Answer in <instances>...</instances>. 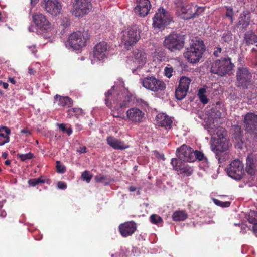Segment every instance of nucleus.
Segmentation results:
<instances>
[{"instance_id":"obj_21","label":"nucleus","mask_w":257,"mask_h":257,"mask_svg":"<svg viewBox=\"0 0 257 257\" xmlns=\"http://www.w3.org/2000/svg\"><path fill=\"white\" fill-rule=\"evenodd\" d=\"M145 113L140 109L133 107L126 111L127 118L135 123H140L144 117Z\"/></svg>"},{"instance_id":"obj_64","label":"nucleus","mask_w":257,"mask_h":257,"mask_svg":"<svg viewBox=\"0 0 257 257\" xmlns=\"http://www.w3.org/2000/svg\"><path fill=\"white\" fill-rule=\"evenodd\" d=\"M38 0H31V3L33 5H35L36 3H37Z\"/></svg>"},{"instance_id":"obj_23","label":"nucleus","mask_w":257,"mask_h":257,"mask_svg":"<svg viewBox=\"0 0 257 257\" xmlns=\"http://www.w3.org/2000/svg\"><path fill=\"white\" fill-rule=\"evenodd\" d=\"M159 125L166 128H170L172 121L170 117L164 113H159L157 115Z\"/></svg>"},{"instance_id":"obj_38","label":"nucleus","mask_w":257,"mask_h":257,"mask_svg":"<svg viewBox=\"0 0 257 257\" xmlns=\"http://www.w3.org/2000/svg\"><path fill=\"white\" fill-rule=\"evenodd\" d=\"M248 222L252 224L257 223V212L250 211L247 216Z\"/></svg>"},{"instance_id":"obj_6","label":"nucleus","mask_w":257,"mask_h":257,"mask_svg":"<svg viewBox=\"0 0 257 257\" xmlns=\"http://www.w3.org/2000/svg\"><path fill=\"white\" fill-rule=\"evenodd\" d=\"M140 33L141 31L136 27L122 32V42L127 50H130L139 41L141 38Z\"/></svg>"},{"instance_id":"obj_7","label":"nucleus","mask_w":257,"mask_h":257,"mask_svg":"<svg viewBox=\"0 0 257 257\" xmlns=\"http://www.w3.org/2000/svg\"><path fill=\"white\" fill-rule=\"evenodd\" d=\"M92 8L91 0H75L72 14L76 17H83L87 15Z\"/></svg>"},{"instance_id":"obj_63","label":"nucleus","mask_w":257,"mask_h":257,"mask_svg":"<svg viewBox=\"0 0 257 257\" xmlns=\"http://www.w3.org/2000/svg\"><path fill=\"white\" fill-rule=\"evenodd\" d=\"M8 153H6V152H4L2 154V157L4 158V159H6L8 157Z\"/></svg>"},{"instance_id":"obj_49","label":"nucleus","mask_w":257,"mask_h":257,"mask_svg":"<svg viewBox=\"0 0 257 257\" xmlns=\"http://www.w3.org/2000/svg\"><path fill=\"white\" fill-rule=\"evenodd\" d=\"M130 102V97H125L124 100L119 104L120 108L122 109L128 107L129 106Z\"/></svg>"},{"instance_id":"obj_19","label":"nucleus","mask_w":257,"mask_h":257,"mask_svg":"<svg viewBox=\"0 0 257 257\" xmlns=\"http://www.w3.org/2000/svg\"><path fill=\"white\" fill-rule=\"evenodd\" d=\"M137 4L134 8L135 13L140 17L146 16L151 9L149 0H137Z\"/></svg>"},{"instance_id":"obj_14","label":"nucleus","mask_w":257,"mask_h":257,"mask_svg":"<svg viewBox=\"0 0 257 257\" xmlns=\"http://www.w3.org/2000/svg\"><path fill=\"white\" fill-rule=\"evenodd\" d=\"M33 20L37 28L43 32H47L51 29L52 25L44 15L39 13L33 15Z\"/></svg>"},{"instance_id":"obj_3","label":"nucleus","mask_w":257,"mask_h":257,"mask_svg":"<svg viewBox=\"0 0 257 257\" xmlns=\"http://www.w3.org/2000/svg\"><path fill=\"white\" fill-rule=\"evenodd\" d=\"M235 85L237 88L248 89L255 86L252 74L247 67H238L236 72Z\"/></svg>"},{"instance_id":"obj_54","label":"nucleus","mask_w":257,"mask_h":257,"mask_svg":"<svg viewBox=\"0 0 257 257\" xmlns=\"http://www.w3.org/2000/svg\"><path fill=\"white\" fill-rule=\"evenodd\" d=\"M9 141V137H7L6 138H0V146L4 145L5 143H8Z\"/></svg>"},{"instance_id":"obj_18","label":"nucleus","mask_w":257,"mask_h":257,"mask_svg":"<svg viewBox=\"0 0 257 257\" xmlns=\"http://www.w3.org/2000/svg\"><path fill=\"white\" fill-rule=\"evenodd\" d=\"M250 12L247 10H244L239 15L236 27L241 31H245L250 25Z\"/></svg>"},{"instance_id":"obj_37","label":"nucleus","mask_w":257,"mask_h":257,"mask_svg":"<svg viewBox=\"0 0 257 257\" xmlns=\"http://www.w3.org/2000/svg\"><path fill=\"white\" fill-rule=\"evenodd\" d=\"M95 179L97 182L102 183L105 185L109 184L111 182L110 178L105 175L96 176Z\"/></svg>"},{"instance_id":"obj_20","label":"nucleus","mask_w":257,"mask_h":257,"mask_svg":"<svg viewBox=\"0 0 257 257\" xmlns=\"http://www.w3.org/2000/svg\"><path fill=\"white\" fill-rule=\"evenodd\" d=\"M120 234L124 237L131 236L137 230V224L133 221H127L122 223L119 226Z\"/></svg>"},{"instance_id":"obj_53","label":"nucleus","mask_w":257,"mask_h":257,"mask_svg":"<svg viewBox=\"0 0 257 257\" xmlns=\"http://www.w3.org/2000/svg\"><path fill=\"white\" fill-rule=\"evenodd\" d=\"M21 133L23 134H25L26 137H28L31 135V132L27 128L22 129L21 131Z\"/></svg>"},{"instance_id":"obj_12","label":"nucleus","mask_w":257,"mask_h":257,"mask_svg":"<svg viewBox=\"0 0 257 257\" xmlns=\"http://www.w3.org/2000/svg\"><path fill=\"white\" fill-rule=\"evenodd\" d=\"M142 85L146 88L154 92L164 90L166 88V84L163 81L153 76L144 78Z\"/></svg>"},{"instance_id":"obj_35","label":"nucleus","mask_w":257,"mask_h":257,"mask_svg":"<svg viewBox=\"0 0 257 257\" xmlns=\"http://www.w3.org/2000/svg\"><path fill=\"white\" fill-rule=\"evenodd\" d=\"M188 91L179 87H177L175 91V97L177 99L181 100L186 96Z\"/></svg>"},{"instance_id":"obj_8","label":"nucleus","mask_w":257,"mask_h":257,"mask_svg":"<svg viewBox=\"0 0 257 257\" xmlns=\"http://www.w3.org/2000/svg\"><path fill=\"white\" fill-rule=\"evenodd\" d=\"M88 38L84 32L77 31L69 36L67 42L74 50H79L86 45Z\"/></svg>"},{"instance_id":"obj_44","label":"nucleus","mask_w":257,"mask_h":257,"mask_svg":"<svg viewBox=\"0 0 257 257\" xmlns=\"http://www.w3.org/2000/svg\"><path fill=\"white\" fill-rule=\"evenodd\" d=\"M3 131L5 132L6 135L2 133H0V138H6L7 137H9V135H10L11 133L10 128L6 126H2L0 127V132H3Z\"/></svg>"},{"instance_id":"obj_39","label":"nucleus","mask_w":257,"mask_h":257,"mask_svg":"<svg viewBox=\"0 0 257 257\" xmlns=\"http://www.w3.org/2000/svg\"><path fill=\"white\" fill-rule=\"evenodd\" d=\"M150 220L152 224L156 225H159L163 222L162 218L157 214L151 215L150 217Z\"/></svg>"},{"instance_id":"obj_40","label":"nucleus","mask_w":257,"mask_h":257,"mask_svg":"<svg viewBox=\"0 0 257 257\" xmlns=\"http://www.w3.org/2000/svg\"><path fill=\"white\" fill-rule=\"evenodd\" d=\"M226 13L225 16L226 17L229 18L230 20V23L232 24L234 21L233 19V15H234V11L232 8L229 6H226Z\"/></svg>"},{"instance_id":"obj_17","label":"nucleus","mask_w":257,"mask_h":257,"mask_svg":"<svg viewBox=\"0 0 257 257\" xmlns=\"http://www.w3.org/2000/svg\"><path fill=\"white\" fill-rule=\"evenodd\" d=\"M171 164L174 170L180 172V174L185 176H190L193 172V169L192 167L189 166L178 159L173 158L171 161Z\"/></svg>"},{"instance_id":"obj_51","label":"nucleus","mask_w":257,"mask_h":257,"mask_svg":"<svg viewBox=\"0 0 257 257\" xmlns=\"http://www.w3.org/2000/svg\"><path fill=\"white\" fill-rule=\"evenodd\" d=\"M222 49L220 47H216L214 48V51L213 52V55L215 57H219L221 56L222 53Z\"/></svg>"},{"instance_id":"obj_9","label":"nucleus","mask_w":257,"mask_h":257,"mask_svg":"<svg viewBox=\"0 0 257 257\" xmlns=\"http://www.w3.org/2000/svg\"><path fill=\"white\" fill-rule=\"evenodd\" d=\"M153 20V27L161 29L169 24L171 18L168 12L164 8H160L155 14Z\"/></svg>"},{"instance_id":"obj_52","label":"nucleus","mask_w":257,"mask_h":257,"mask_svg":"<svg viewBox=\"0 0 257 257\" xmlns=\"http://www.w3.org/2000/svg\"><path fill=\"white\" fill-rule=\"evenodd\" d=\"M57 187L61 189H65L67 188L66 184L62 181H59L57 183Z\"/></svg>"},{"instance_id":"obj_2","label":"nucleus","mask_w":257,"mask_h":257,"mask_svg":"<svg viewBox=\"0 0 257 257\" xmlns=\"http://www.w3.org/2000/svg\"><path fill=\"white\" fill-rule=\"evenodd\" d=\"M205 10L203 7L181 1L176 3V13L181 18L189 20L200 15Z\"/></svg>"},{"instance_id":"obj_43","label":"nucleus","mask_w":257,"mask_h":257,"mask_svg":"<svg viewBox=\"0 0 257 257\" xmlns=\"http://www.w3.org/2000/svg\"><path fill=\"white\" fill-rule=\"evenodd\" d=\"M213 202L216 205L222 207H228L231 204V203L229 201L223 202L217 199H214Z\"/></svg>"},{"instance_id":"obj_32","label":"nucleus","mask_w":257,"mask_h":257,"mask_svg":"<svg viewBox=\"0 0 257 257\" xmlns=\"http://www.w3.org/2000/svg\"><path fill=\"white\" fill-rule=\"evenodd\" d=\"M191 79L185 76L180 78L178 87L188 91L191 83Z\"/></svg>"},{"instance_id":"obj_47","label":"nucleus","mask_w":257,"mask_h":257,"mask_svg":"<svg viewBox=\"0 0 257 257\" xmlns=\"http://www.w3.org/2000/svg\"><path fill=\"white\" fill-rule=\"evenodd\" d=\"M56 169L57 171L59 173H64L66 171L65 167L61 165L59 161L56 162Z\"/></svg>"},{"instance_id":"obj_59","label":"nucleus","mask_w":257,"mask_h":257,"mask_svg":"<svg viewBox=\"0 0 257 257\" xmlns=\"http://www.w3.org/2000/svg\"><path fill=\"white\" fill-rule=\"evenodd\" d=\"M9 81L13 84H15L16 83V81L14 78L9 77Z\"/></svg>"},{"instance_id":"obj_42","label":"nucleus","mask_w":257,"mask_h":257,"mask_svg":"<svg viewBox=\"0 0 257 257\" xmlns=\"http://www.w3.org/2000/svg\"><path fill=\"white\" fill-rule=\"evenodd\" d=\"M18 157L22 161H26L27 160H30L32 159L34 157V155L31 152L26 154H18Z\"/></svg>"},{"instance_id":"obj_27","label":"nucleus","mask_w":257,"mask_h":257,"mask_svg":"<svg viewBox=\"0 0 257 257\" xmlns=\"http://www.w3.org/2000/svg\"><path fill=\"white\" fill-rule=\"evenodd\" d=\"M244 40L246 45H253L257 43V34L255 32L251 31L247 32L244 34Z\"/></svg>"},{"instance_id":"obj_1","label":"nucleus","mask_w":257,"mask_h":257,"mask_svg":"<svg viewBox=\"0 0 257 257\" xmlns=\"http://www.w3.org/2000/svg\"><path fill=\"white\" fill-rule=\"evenodd\" d=\"M205 51V46L202 40H192L189 47L186 48L184 57L191 64L199 62Z\"/></svg>"},{"instance_id":"obj_56","label":"nucleus","mask_w":257,"mask_h":257,"mask_svg":"<svg viewBox=\"0 0 257 257\" xmlns=\"http://www.w3.org/2000/svg\"><path fill=\"white\" fill-rule=\"evenodd\" d=\"M7 215V213L5 210L0 209V216L4 218Z\"/></svg>"},{"instance_id":"obj_61","label":"nucleus","mask_w":257,"mask_h":257,"mask_svg":"<svg viewBox=\"0 0 257 257\" xmlns=\"http://www.w3.org/2000/svg\"><path fill=\"white\" fill-rule=\"evenodd\" d=\"M137 188L135 186H130L128 188V190L131 192H134L136 190Z\"/></svg>"},{"instance_id":"obj_48","label":"nucleus","mask_w":257,"mask_h":257,"mask_svg":"<svg viewBox=\"0 0 257 257\" xmlns=\"http://www.w3.org/2000/svg\"><path fill=\"white\" fill-rule=\"evenodd\" d=\"M81 176L87 183H89L92 178V175H90L89 171L86 170L82 173Z\"/></svg>"},{"instance_id":"obj_29","label":"nucleus","mask_w":257,"mask_h":257,"mask_svg":"<svg viewBox=\"0 0 257 257\" xmlns=\"http://www.w3.org/2000/svg\"><path fill=\"white\" fill-rule=\"evenodd\" d=\"M172 217L174 221H180L185 220L188 215L184 211H176L173 213Z\"/></svg>"},{"instance_id":"obj_30","label":"nucleus","mask_w":257,"mask_h":257,"mask_svg":"<svg viewBox=\"0 0 257 257\" xmlns=\"http://www.w3.org/2000/svg\"><path fill=\"white\" fill-rule=\"evenodd\" d=\"M68 114L70 116H74L76 118H79L80 116H83L84 115L83 110L78 107H75L69 109L67 111Z\"/></svg>"},{"instance_id":"obj_28","label":"nucleus","mask_w":257,"mask_h":257,"mask_svg":"<svg viewBox=\"0 0 257 257\" xmlns=\"http://www.w3.org/2000/svg\"><path fill=\"white\" fill-rule=\"evenodd\" d=\"M254 162L253 159L249 158H247L246 160L245 170L247 173L251 176L255 174V166Z\"/></svg>"},{"instance_id":"obj_41","label":"nucleus","mask_w":257,"mask_h":257,"mask_svg":"<svg viewBox=\"0 0 257 257\" xmlns=\"http://www.w3.org/2000/svg\"><path fill=\"white\" fill-rule=\"evenodd\" d=\"M193 156L195 158L193 159V162H194L196 159H198L199 161L207 160L206 158L204 156V154L202 152L198 150L194 151Z\"/></svg>"},{"instance_id":"obj_58","label":"nucleus","mask_w":257,"mask_h":257,"mask_svg":"<svg viewBox=\"0 0 257 257\" xmlns=\"http://www.w3.org/2000/svg\"><path fill=\"white\" fill-rule=\"evenodd\" d=\"M86 150H87L86 147L85 146H83L82 147H80V150H79V151L81 153H84L87 152Z\"/></svg>"},{"instance_id":"obj_4","label":"nucleus","mask_w":257,"mask_h":257,"mask_svg":"<svg viewBox=\"0 0 257 257\" xmlns=\"http://www.w3.org/2000/svg\"><path fill=\"white\" fill-rule=\"evenodd\" d=\"M234 67L231 59L228 55L218 59L212 63L211 72L220 76L229 73Z\"/></svg>"},{"instance_id":"obj_16","label":"nucleus","mask_w":257,"mask_h":257,"mask_svg":"<svg viewBox=\"0 0 257 257\" xmlns=\"http://www.w3.org/2000/svg\"><path fill=\"white\" fill-rule=\"evenodd\" d=\"M176 153L179 160L181 161L193 162L195 158L193 156L194 150L185 144L178 148Z\"/></svg>"},{"instance_id":"obj_33","label":"nucleus","mask_w":257,"mask_h":257,"mask_svg":"<svg viewBox=\"0 0 257 257\" xmlns=\"http://www.w3.org/2000/svg\"><path fill=\"white\" fill-rule=\"evenodd\" d=\"M206 92V89L204 88H201L199 90L198 93L200 102L204 105L207 104L209 102V99L207 98V96L205 95Z\"/></svg>"},{"instance_id":"obj_26","label":"nucleus","mask_w":257,"mask_h":257,"mask_svg":"<svg viewBox=\"0 0 257 257\" xmlns=\"http://www.w3.org/2000/svg\"><path fill=\"white\" fill-rule=\"evenodd\" d=\"M133 55L136 62L140 65H143L146 62V54L138 49L133 51Z\"/></svg>"},{"instance_id":"obj_25","label":"nucleus","mask_w":257,"mask_h":257,"mask_svg":"<svg viewBox=\"0 0 257 257\" xmlns=\"http://www.w3.org/2000/svg\"><path fill=\"white\" fill-rule=\"evenodd\" d=\"M55 102H57L58 105L62 107H71L73 105V100L67 96H61L58 94L54 97Z\"/></svg>"},{"instance_id":"obj_36","label":"nucleus","mask_w":257,"mask_h":257,"mask_svg":"<svg viewBox=\"0 0 257 257\" xmlns=\"http://www.w3.org/2000/svg\"><path fill=\"white\" fill-rule=\"evenodd\" d=\"M114 89H113V87L111 89L108 90L106 93H105V104L107 106L110 107L111 105V100H112V96L114 95Z\"/></svg>"},{"instance_id":"obj_45","label":"nucleus","mask_w":257,"mask_h":257,"mask_svg":"<svg viewBox=\"0 0 257 257\" xmlns=\"http://www.w3.org/2000/svg\"><path fill=\"white\" fill-rule=\"evenodd\" d=\"M222 39L224 42H230L232 40V34L230 31L225 32L223 34Z\"/></svg>"},{"instance_id":"obj_60","label":"nucleus","mask_w":257,"mask_h":257,"mask_svg":"<svg viewBox=\"0 0 257 257\" xmlns=\"http://www.w3.org/2000/svg\"><path fill=\"white\" fill-rule=\"evenodd\" d=\"M1 83H2V85H3V87H4V88H5V89L8 88L9 85L7 83L1 82L0 84H1Z\"/></svg>"},{"instance_id":"obj_34","label":"nucleus","mask_w":257,"mask_h":257,"mask_svg":"<svg viewBox=\"0 0 257 257\" xmlns=\"http://www.w3.org/2000/svg\"><path fill=\"white\" fill-rule=\"evenodd\" d=\"M45 182V180L42 176L37 178L30 179L28 181L29 185L32 187H35L39 184L44 183Z\"/></svg>"},{"instance_id":"obj_11","label":"nucleus","mask_w":257,"mask_h":257,"mask_svg":"<svg viewBox=\"0 0 257 257\" xmlns=\"http://www.w3.org/2000/svg\"><path fill=\"white\" fill-rule=\"evenodd\" d=\"M243 122L245 130L257 138V114L247 113L244 115Z\"/></svg>"},{"instance_id":"obj_31","label":"nucleus","mask_w":257,"mask_h":257,"mask_svg":"<svg viewBox=\"0 0 257 257\" xmlns=\"http://www.w3.org/2000/svg\"><path fill=\"white\" fill-rule=\"evenodd\" d=\"M224 129L221 127H216L215 129L211 128L209 130L210 134L212 136V138L217 140V138H221L224 136L223 133Z\"/></svg>"},{"instance_id":"obj_5","label":"nucleus","mask_w":257,"mask_h":257,"mask_svg":"<svg viewBox=\"0 0 257 257\" xmlns=\"http://www.w3.org/2000/svg\"><path fill=\"white\" fill-rule=\"evenodd\" d=\"M184 38L179 34H171L165 37L164 47L172 52L180 51L184 46Z\"/></svg>"},{"instance_id":"obj_13","label":"nucleus","mask_w":257,"mask_h":257,"mask_svg":"<svg viewBox=\"0 0 257 257\" xmlns=\"http://www.w3.org/2000/svg\"><path fill=\"white\" fill-rule=\"evenodd\" d=\"M109 49L107 43L105 41L97 43L93 48V58L94 60L96 61L103 60L107 57Z\"/></svg>"},{"instance_id":"obj_57","label":"nucleus","mask_w":257,"mask_h":257,"mask_svg":"<svg viewBox=\"0 0 257 257\" xmlns=\"http://www.w3.org/2000/svg\"><path fill=\"white\" fill-rule=\"evenodd\" d=\"M28 73L30 74V75H35L36 73V70L32 68H29L28 69Z\"/></svg>"},{"instance_id":"obj_55","label":"nucleus","mask_w":257,"mask_h":257,"mask_svg":"<svg viewBox=\"0 0 257 257\" xmlns=\"http://www.w3.org/2000/svg\"><path fill=\"white\" fill-rule=\"evenodd\" d=\"M28 48L30 49V50L31 51L32 53L34 55H36L37 50L36 49V47L34 45L29 46H28Z\"/></svg>"},{"instance_id":"obj_24","label":"nucleus","mask_w":257,"mask_h":257,"mask_svg":"<svg viewBox=\"0 0 257 257\" xmlns=\"http://www.w3.org/2000/svg\"><path fill=\"white\" fill-rule=\"evenodd\" d=\"M228 148L229 143L225 137L222 136L221 138H217L214 147V149L216 151L224 152L227 150Z\"/></svg>"},{"instance_id":"obj_22","label":"nucleus","mask_w":257,"mask_h":257,"mask_svg":"<svg viewBox=\"0 0 257 257\" xmlns=\"http://www.w3.org/2000/svg\"><path fill=\"white\" fill-rule=\"evenodd\" d=\"M106 141L107 143L115 150H123L128 147V146L124 142L112 136L108 137Z\"/></svg>"},{"instance_id":"obj_46","label":"nucleus","mask_w":257,"mask_h":257,"mask_svg":"<svg viewBox=\"0 0 257 257\" xmlns=\"http://www.w3.org/2000/svg\"><path fill=\"white\" fill-rule=\"evenodd\" d=\"M59 128L63 132L66 133L68 136H70L72 133V130L69 127L67 128L66 125L64 123H61L58 124Z\"/></svg>"},{"instance_id":"obj_50","label":"nucleus","mask_w":257,"mask_h":257,"mask_svg":"<svg viewBox=\"0 0 257 257\" xmlns=\"http://www.w3.org/2000/svg\"><path fill=\"white\" fill-rule=\"evenodd\" d=\"M173 72V69L172 67H166L165 68V76L170 78L173 75L172 73Z\"/></svg>"},{"instance_id":"obj_15","label":"nucleus","mask_w":257,"mask_h":257,"mask_svg":"<svg viewBox=\"0 0 257 257\" xmlns=\"http://www.w3.org/2000/svg\"><path fill=\"white\" fill-rule=\"evenodd\" d=\"M42 6L45 11L52 16H57L61 13V3L58 0H44Z\"/></svg>"},{"instance_id":"obj_10","label":"nucleus","mask_w":257,"mask_h":257,"mask_svg":"<svg viewBox=\"0 0 257 257\" xmlns=\"http://www.w3.org/2000/svg\"><path fill=\"white\" fill-rule=\"evenodd\" d=\"M243 164L239 160H234L227 169L228 175L235 180L241 179L243 175Z\"/></svg>"},{"instance_id":"obj_62","label":"nucleus","mask_w":257,"mask_h":257,"mask_svg":"<svg viewBox=\"0 0 257 257\" xmlns=\"http://www.w3.org/2000/svg\"><path fill=\"white\" fill-rule=\"evenodd\" d=\"M253 230L254 232H257V223L253 224Z\"/></svg>"}]
</instances>
